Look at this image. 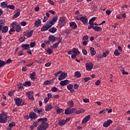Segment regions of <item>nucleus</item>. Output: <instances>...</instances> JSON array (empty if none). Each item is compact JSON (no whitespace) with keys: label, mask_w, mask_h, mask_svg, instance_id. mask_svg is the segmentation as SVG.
Returning a JSON list of instances; mask_svg holds the SVG:
<instances>
[{"label":"nucleus","mask_w":130,"mask_h":130,"mask_svg":"<svg viewBox=\"0 0 130 130\" xmlns=\"http://www.w3.org/2000/svg\"><path fill=\"white\" fill-rule=\"evenodd\" d=\"M20 11H18V12H17L14 15L13 18L14 19L16 18H18V17H19L20 16Z\"/></svg>","instance_id":"36"},{"label":"nucleus","mask_w":130,"mask_h":130,"mask_svg":"<svg viewBox=\"0 0 130 130\" xmlns=\"http://www.w3.org/2000/svg\"><path fill=\"white\" fill-rule=\"evenodd\" d=\"M70 26L73 29H77V24L75 22H70Z\"/></svg>","instance_id":"19"},{"label":"nucleus","mask_w":130,"mask_h":130,"mask_svg":"<svg viewBox=\"0 0 130 130\" xmlns=\"http://www.w3.org/2000/svg\"><path fill=\"white\" fill-rule=\"evenodd\" d=\"M112 120L110 119H108L107 121H106L103 124L104 127H108L111 123H112Z\"/></svg>","instance_id":"12"},{"label":"nucleus","mask_w":130,"mask_h":130,"mask_svg":"<svg viewBox=\"0 0 130 130\" xmlns=\"http://www.w3.org/2000/svg\"><path fill=\"white\" fill-rule=\"evenodd\" d=\"M80 21L82 22L84 25H88V18L86 17H81L80 18Z\"/></svg>","instance_id":"10"},{"label":"nucleus","mask_w":130,"mask_h":130,"mask_svg":"<svg viewBox=\"0 0 130 130\" xmlns=\"http://www.w3.org/2000/svg\"><path fill=\"white\" fill-rule=\"evenodd\" d=\"M57 20H58V16H55L52 20H50L49 22H47L46 24L42 27L41 29V32H44L47 31V30H49V29L56 23Z\"/></svg>","instance_id":"1"},{"label":"nucleus","mask_w":130,"mask_h":130,"mask_svg":"<svg viewBox=\"0 0 130 130\" xmlns=\"http://www.w3.org/2000/svg\"><path fill=\"white\" fill-rule=\"evenodd\" d=\"M83 112H85V110L84 109H81L78 111L76 112V114H80V113H83Z\"/></svg>","instance_id":"40"},{"label":"nucleus","mask_w":130,"mask_h":130,"mask_svg":"<svg viewBox=\"0 0 130 130\" xmlns=\"http://www.w3.org/2000/svg\"><path fill=\"white\" fill-rule=\"evenodd\" d=\"M12 61H13V60L11 58H9L8 60H7L6 61V62H5V64H6V63H11V62H12Z\"/></svg>","instance_id":"56"},{"label":"nucleus","mask_w":130,"mask_h":130,"mask_svg":"<svg viewBox=\"0 0 130 130\" xmlns=\"http://www.w3.org/2000/svg\"><path fill=\"white\" fill-rule=\"evenodd\" d=\"M38 122H41V121H43V122H47V118H40L38 120Z\"/></svg>","instance_id":"27"},{"label":"nucleus","mask_w":130,"mask_h":130,"mask_svg":"<svg viewBox=\"0 0 130 130\" xmlns=\"http://www.w3.org/2000/svg\"><path fill=\"white\" fill-rule=\"evenodd\" d=\"M30 45L29 44H24L21 45V47L23 50H27L29 49Z\"/></svg>","instance_id":"15"},{"label":"nucleus","mask_w":130,"mask_h":130,"mask_svg":"<svg viewBox=\"0 0 130 130\" xmlns=\"http://www.w3.org/2000/svg\"><path fill=\"white\" fill-rule=\"evenodd\" d=\"M82 53L84 54V55H87V54H88V52L87 51V50L84 49L82 50Z\"/></svg>","instance_id":"57"},{"label":"nucleus","mask_w":130,"mask_h":130,"mask_svg":"<svg viewBox=\"0 0 130 130\" xmlns=\"http://www.w3.org/2000/svg\"><path fill=\"white\" fill-rule=\"evenodd\" d=\"M66 20H67V18L64 17H61L59 18V21L60 22H62V23H66Z\"/></svg>","instance_id":"35"},{"label":"nucleus","mask_w":130,"mask_h":130,"mask_svg":"<svg viewBox=\"0 0 130 130\" xmlns=\"http://www.w3.org/2000/svg\"><path fill=\"white\" fill-rule=\"evenodd\" d=\"M16 31V29L15 27H12L9 31V34L12 35V32H15Z\"/></svg>","instance_id":"52"},{"label":"nucleus","mask_w":130,"mask_h":130,"mask_svg":"<svg viewBox=\"0 0 130 130\" xmlns=\"http://www.w3.org/2000/svg\"><path fill=\"white\" fill-rule=\"evenodd\" d=\"M17 87L19 90H24V84L22 83H18L17 84Z\"/></svg>","instance_id":"30"},{"label":"nucleus","mask_w":130,"mask_h":130,"mask_svg":"<svg viewBox=\"0 0 130 130\" xmlns=\"http://www.w3.org/2000/svg\"><path fill=\"white\" fill-rule=\"evenodd\" d=\"M97 19V17H94L91 18L89 21V25L88 27V29L89 30H90V29H92V27L94 26V22H95V20Z\"/></svg>","instance_id":"4"},{"label":"nucleus","mask_w":130,"mask_h":130,"mask_svg":"<svg viewBox=\"0 0 130 130\" xmlns=\"http://www.w3.org/2000/svg\"><path fill=\"white\" fill-rule=\"evenodd\" d=\"M14 93H15V91H10L9 93H8V95L10 96V97H12V96H13L14 95Z\"/></svg>","instance_id":"51"},{"label":"nucleus","mask_w":130,"mask_h":130,"mask_svg":"<svg viewBox=\"0 0 130 130\" xmlns=\"http://www.w3.org/2000/svg\"><path fill=\"white\" fill-rule=\"evenodd\" d=\"M83 79L85 81V82L86 83H87V82H88V81H90V80H91V78L90 77H86V78H84Z\"/></svg>","instance_id":"55"},{"label":"nucleus","mask_w":130,"mask_h":130,"mask_svg":"<svg viewBox=\"0 0 130 130\" xmlns=\"http://www.w3.org/2000/svg\"><path fill=\"white\" fill-rule=\"evenodd\" d=\"M63 111V110H62V109L59 108L57 110L56 113L57 114H59L60 113H61V112H62Z\"/></svg>","instance_id":"47"},{"label":"nucleus","mask_w":130,"mask_h":130,"mask_svg":"<svg viewBox=\"0 0 130 130\" xmlns=\"http://www.w3.org/2000/svg\"><path fill=\"white\" fill-rule=\"evenodd\" d=\"M6 64V62L4 60H0V68L4 67Z\"/></svg>","instance_id":"46"},{"label":"nucleus","mask_w":130,"mask_h":130,"mask_svg":"<svg viewBox=\"0 0 130 130\" xmlns=\"http://www.w3.org/2000/svg\"><path fill=\"white\" fill-rule=\"evenodd\" d=\"M72 50L74 54H80V52L79 51V50L76 48H74Z\"/></svg>","instance_id":"31"},{"label":"nucleus","mask_w":130,"mask_h":130,"mask_svg":"<svg viewBox=\"0 0 130 130\" xmlns=\"http://www.w3.org/2000/svg\"><path fill=\"white\" fill-rule=\"evenodd\" d=\"M92 28H93V30H95V31H97L98 32L102 31V28L100 26H93Z\"/></svg>","instance_id":"24"},{"label":"nucleus","mask_w":130,"mask_h":130,"mask_svg":"<svg viewBox=\"0 0 130 130\" xmlns=\"http://www.w3.org/2000/svg\"><path fill=\"white\" fill-rule=\"evenodd\" d=\"M52 109V105L51 104H48L45 106V111H50Z\"/></svg>","instance_id":"16"},{"label":"nucleus","mask_w":130,"mask_h":130,"mask_svg":"<svg viewBox=\"0 0 130 130\" xmlns=\"http://www.w3.org/2000/svg\"><path fill=\"white\" fill-rule=\"evenodd\" d=\"M58 26H59V28H62V27H63V26H64V22H62L61 21H59V20Z\"/></svg>","instance_id":"37"},{"label":"nucleus","mask_w":130,"mask_h":130,"mask_svg":"<svg viewBox=\"0 0 130 130\" xmlns=\"http://www.w3.org/2000/svg\"><path fill=\"white\" fill-rule=\"evenodd\" d=\"M23 86H24V87H30L31 86V82L30 81H26L24 82V83L23 84Z\"/></svg>","instance_id":"33"},{"label":"nucleus","mask_w":130,"mask_h":130,"mask_svg":"<svg viewBox=\"0 0 130 130\" xmlns=\"http://www.w3.org/2000/svg\"><path fill=\"white\" fill-rule=\"evenodd\" d=\"M90 118H91V115H88L87 116H86L84 119L82 120V123H86V122H88L89 120H90Z\"/></svg>","instance_id":"13"},{"label":"nucleus","mask_w":130,"mask_h":130,"mask_svg":"<svg viewBox=\"0 0 130 130\" xmlns=\"http://www.w3.org/2000/svg\"><path fill=\"white\" fill-rule=\"evenodd\" d=\"M55 39H56V38L53 35L49 36V40L51 42H53V41H55Z\"/></svg>","instance_id":"25"},{"label":"nucleus","mask_w":130,"mask_h":130,"mask_svg":"<svg viewBox=\"0 0 130 130\" xmlns=\"http://www.w3.org/2000/svg\"><path fill=\"white\" fill-rule=\"evenodd\" d=\"M97 58H98V60H101L102 58H103V56H102V55H98L97 56Z\"/></svg>","instance_id":"53"},{"label":"nucleus","mask_w":130,"mask_h":130,"mask_svg":"<svg viewBox=\"0 0 130 130\" xmlns=\"http://www.w3.org/2000/svg\"><path fill=\"white\" fill-rule=\"evenodd\" d=\"M7 9H10V10H15V6L14 5H8Z\"/></svg>","instance_id":"44"},{"label":"nucleus","mask_w":130,"mask_h":130,"mask_svg":"<svg viewBox=\"0 0 130 130\" xmlns=\"http://www.w3.org/2000/svg\"><path fill=\"white\" fill-rule=\"evenodd\" d=\"M14 101L17 106H20L21 104H22V102H23V100L20 99L19 98H15L14 99Z\"/></svg>","instance_id":"6"},{"label":"nucleus","mask_w":130,"mask_h":130,"mask_svg":"<svg viewBox=\"0 0 130 130\" xmlns=\"http://www.w3.org/2000/svg\"><path fill=\"white\" fill-rule=\"evenodd\" d=\"M61 74V71H59L57 72H56V73L54 74V76L55 77H57V76H58V75Z\"/></svg>","instance_id":"61"},{"label":"nucleus","mask_w":130,"mask_h":130,"mask_svg":"<svg viewBox=\"0 0 130 130\" xmlns=\"http://www.w3.org/2000/svg\"><path fill=\"white\" fill-rule=\"evenodd\" d=\"M8 119V113L3 111L1 114H0V123H6Z\"/></svg>","instance_id":"2"},{"label":"nucleus","mask_w":130,"mask_h":130,"mask_svg":"<svg viewBox=\"0 0 130 130\" xmlns=\"http://www.w3.org/2000/svg\"><path fill=\"white\" fill-rule=\"evenodd\" d=\"M90 53L92 56H93V55H95V54H96V51H95V49L94 48H93V47H90Z\"/></svg>","instance_id":"17"},{"label":"nucleus","mask_w":130,"mask_h":130,"mask_svg":"<svg viewBox=\"0 0 130 130\" xmlns=\"http://www.w3.org/2000/svg\"><path fill=\"white\" fill-rule=\"evenodd\" d=\"M101 83V81H100V80H97L95 82V85L96 86H99V85H100Z\"/></svg>","instance_id":"60"},{"label":"nucleus","mask_w":130,"mask_h":130,"mask_svg":"<svg viewBox=\"0 0 130 130\" xmlns=\"http://www.w3.org/2000/svg\"><path fill=\"white\" fill-rule=\"evenodd\" d=\"M58 89L56 87H53L51 88L52 92H57Z\"/></svg>","instance_id":"50"},{"label":"nucleus","mask_w":130,"mask_h":130,"mask_svg":"<svg viewBox=\"0 0 130 130\" xmlns=\"http://www.w3.org/2000/svg\"><path fill=\"white\" fill-rule=\"evenodd\" d=\"M47 52H48V53L49 54H51L52 53V50H51V49L50 48H48L47 50Z\"/></svg>","instance_id":"58"},{"label":"nucleus","mask_w":130,"mask_h":130,"mask_svg":"<svg viewBox=\"0 0 130 130\" xmlns=\"http://www.w3.org/2000/svg\"><path fill=\"white\" fill-rule=\"evenodd\" d=\"M76 110V109L75 108H68L64 112V114L66 115H69V114H73L74 112H75Z\"/></svg>","instance_id":"5"},{"label":"nucleus","mask_w":130,"mask_h":130,"mask_svg":"<svg viewBox=\"0 0 130 130\" xmlns=\"http://www.w3.org/2000/svg\"><path fill=\"white\" fill-rule=\"evenodd\" d=\"M18 54L19 56H21V55H24V53H23V50L18 51Z\"/></svg>","instance_id":"54"},{"label":"nucleus","mask_w":130,"mask_h":130,"mask_svg":"<svg viewBox=\"0 0 130 130\" xmlns=\"http://www.w3.org/2000/svg\"><path fill=\"white\" fill-rule=\"evenodd\" d=\"M27 96L30 100H31V101H33L35 100L34 95H33V91L27 92Z\"/></svg>","instance_id":"9"},{"label":"nucleus","mask_w":130,"mask_h":130,"mask_svg":"<svg viewBox=\"0 0 130 130\" xmlns=\"http://www.w3.org/2000/svg\"><path fill=\"white\" fill-rule=\"evenodd\" d=\"M114 54H115V55H116V56H118V55H119V54H120V53L119 52V51H118V49H116L115 50Z\"/></svg>","instance_id":"42"},{"label":"nucleus","mask_w":130,"mask_h":130,"mask_svg":"<svg viewBox=\"0 0 130 130\" xmlns=\"http://www.w3.org/2000/svg\"><path fill=\"white\" fill-rule=\"evenodd\" d=\"M107 54H109V52L108 51H106L105 53H103V56L104 57H106V56H107Z\"/></svg>","instance_id":"49"},{"label":"nucleus","mask_w":130,"mask_h":130,"mask_svg":"<svg viewBox=\"0 0 130 130\" xmlns=\"http://www.w3.org/2000/svg\"><path fill=\"white\" fill-rule=\"evenodd\" d=\"M73 87L74 85H73L72 84H69L67 85V89L68 90H69V91H70V90H71V89H73Z\"/></svg>","instance_id":"43"},{"label":"nucleus","mask_w":130,"mask_h":130,"mask_svg":"<svg viewBox=\"0 0 130 130\" xmlns=\"http://www.w3.org/2000/svg\"><path fill=\"white\" fill-rule=\"evenodd\" d=\"M68 76V74L64 72L61 73L59 76L58 80L62 81V80H64Z\"/></svg>","instance_id":"8"},{"label":"nucleus","mask_w":130,"mask_h":130,"mask_svg":"<svg viewBox=\"0 0 130 130\" xmlns=\"http://www.w3.org/2000/svg\"><path fill=\"white\" fill-rule=\"evenodd\" d=\"M1 6L2 7V8H4V9H7L8 4H7L6 2H2L1 4Z\"/></svg>","instance_id":"34"},{"label":"nucleus","mask_w":130,"mask_h":130,"mask_svg":"<svg viewBox=\"0 0 130 130\" xmlns=\"http://www.w3.org/2000/svg\"><path fill=\"white\" fill-rule=\"evenodd\" d=\"M5 23H6L5 19H2L0 20V30H2V29H3V27L5 26Z\"/></svg>","instance_id":"21"},{"label":"nucleus","mask_w":130,"mask_h":130,"mask_svg":"<svg viewBox=\"0 0 130 130\" xmlns=\"http://www.w3.org/2000/svg\"><path fill=\"white\" fill-rule=\"evenodd\" d=\"M29 118H30V119H35L36 118H37L36 113L34 112H30L29 114L28 117L27 119H28Z\"/></svg>","instance_id":"11"},{"label":"nucleus","mask_w":130,"mask_h":130,"mask_svg":"<svg viewBox=\"0 0 130 130\" xmlns=\"http://www.w3.org/2000/svg\"><path fill=\"white\" fill-rule=\"evenodd\" d=\"M50 84H51V82L50 81V80H46L44 81V85H50Z\"/></svg>","instance_id":"45"},{"label":"nucleus","mask_w":130,"mask_h":130,"mask_svg":"<svg viewBox=\"0 0 130 130\" xmlns=\"http://www.w3.org/2000/svg\"><path fill=\"white\" fill-rule=\"evenodd\" d=\"M48 3L50 4V5H52V6H54V2H53V1H52L51 0H48Z\"/></svg>","instance_id":"63"},{"label":"nucleus","mask_w":130,"mask_h":130,"mask_svg":"<svg viewBox=\"0 0 130 130\" xmlns=\"http://www.w3.org/2000/svg\"><path fill=\"white\" fill-rule=\"evenodd\" d=\"M69 83L70 82L68 80H65L60 82V85L61 86V87H63V86H67V85H69Z\"/></svg>","instance_id":"14"},{"label":"nucleus","mask_w":130,"mask_h":130,"mask_svg":"<svg viewBox=\"0 0 130 130\" xmlns=\"http://www.w3.org/2000/svg\"><path fill=\"white\" fill-rule=\"evenodd\" d=\"M32 34H33V30H31L27 35V38H30L31 36H32Z\"/></svg>","instance_id":"48"},{"label":"nucleus","mask_w":130,"mask_h":130,"mask_svg":"<svg viewBox=\"0 0 130 130\" xmlns=\"http://www.w3.org/2000/svg\"><path fill=\"white\" fill-rule=\"evenodd\" d=\"M74 88L75 90H78V89H79V85L75 84Z\"/></svg>","instance_id":"64"},{"label":"nucleus","mask_w":130,"mask_h":130,"mask_svg":"<svg viewBox=\"0 0 130 130\" xmlns=\"http://www.w3.org/2000/svg\"><path fill=\"white\" fill-rule=\"evenodd\" d=\"M86 69L87 71H91L93 69V63L89 62V63H86L85 64Z\"/></svg>","instance_id":"7"},{"label":"nucleus","mask_w":130,"mask_h":130,"mask_svg":"<svg viewBox=\"0 0 130 130\" xmlns=\"http://www.w3.org/2000/svg\"><path fill=\"white\" fill-rule=\"evenodd\" d=\"M41 25V20L38 19L35 22V26L36 27H39Z\"/></svg>","instance_id":"23"},{"label":"nucleus","mask_w":130,"mask_h":130,"mask_svg":"<svg viewBox=\"0 0 130 130\" xmlns=\"http://www.w3.org/2000/svg\"><path fill=\"white\" fill-rule=\"evenodd\" d=\"M15 28L16 32H21V30L22 29V27H21V25H20L19 24H17Z\"/></svg>","instance_id":"26"},{"label":"nucleus","mask_w":130,"mask_h":130,"mask_svg":"<svg viewBox=\"0 0 130 130\" xmlns=\"http://www.w3.org/2000/svg\"><path fill=\"white\" fill-rule=\"evenodd\" d=\"M17 25H18V23H17V22L16 21L12 22L11 25L12 28H15L16 27H17Z\"/></svg>","instance_id":"39"},{"label":"nucleus","mask_w":130,"mask_h":130,"mask_svg":"<svg viewBox=\"0 0 130 130\" xmlns=\"http://www.w3.org/2000/svg\"><path fill=\"white\" fill-rule=\"evenodd\" d=\"M75 75L76 78H80L81 76H82V75H81V73L79 71L75 72Z\"/></svg>","instance_id":"38"},{"label":"nucleus","mask_w":130,"mask_h":130,"mask_svg":"<svg viewBox=\"0 0 130 130\" xmlns=\"http://www.w3.org/2000/svg\"><path fill=\"white\" fill-rule=\"evenodd\" d=\"M35 42H31L29 44V46H30V47H34V46H35Z\"/></svg>","instance_id":"62"},{"label":"nucleus","mask_w":130,"mask_h":130,"mask_svg":"<svg viewBox=\"0 0 130 130\" xmlns=\"http://www.w3.org/2000/svg\"><path fill=\"white\" fill-rule=\"evenodd\" d=\"M69 106H70L71 107H74V101H69L68 102Z\"/></svg>","instance_id":"41"},{"label":"nucleus","mask_w":130,"mask_h":130,"mask_svg":"<svg viewBox=\"0 0 130 130\" xmlns=\"http://www.w3.org/2000/svg\"><path fill=\"white\" fill-rule=\"evenodd\" d=\"M13 126H16V122H12L9 123V126H8V129L11 130Z\"/></svg>","instance_id":"20"},{"label":"nucleus","mask_w":130,"mask_h":130,"mask_svg":"<svg viewBox=\"0 0 130 130\" xmlns=\"http://www.w3.org/2000/svg\"><path fill=\"white\" fill-rule=\"evenodd\" d=\"M58 45H59V41L57 42L55 44H54L52 46V47L54 48V49H55L56 48H57L58 47Z\"/></svg>","instance_id":"32"},{"label":"nucleus","mask_w":130,"mask_h":130,"mask_svg":"<svg viewBox=\"0 0 130 130\" xmlns=\"http://www.w3.org/2000/svg\"><path fill=\"white\" fill-rule=\"evenodd\" d=\"M9 31V27L8 26H4L2 27V33H7Z\"/></svg>","instance_id":"18"},{"label":"nucleus","mask_w":130,"mask_h":130,"mask_svg":"<svg viewBox=\"0 0 130 130\" xmlns=\"http://www.w3.org/2000/svg\"><path fill=\"white\" fill-rule=\"evenodd\" d=\"M66 122L65 120H61L59 121L58 125L60 126H61L62 125H64V124H66Z\"/></svg>","instance_id":"29"},{"label":"nucleus","mask_w":130,"mask_h":130,"mask_svg":"<svg viewBox=\"0 0 130 130\" xmlns=\"http://www.w3.org/2000/svg\"><path fill=\"white\" fill-rule=\"evenodd\" d=\"M49 126V125L48 124V123H46V122H43L37 127V130H46L48 128Z\"/></svg>","instance_id":"3"},{"label":"nucleus","mask_w":130,"mask_h":130,"mask_svg":"<svg viewBox=\"0 0 130 130\" xmlns=\"http://www.w3.org/2000/svg\"><path fill=\"white\" fill-rule=\"evenodd\" d=\"M35 77H36V73L34 72L30 74V78L31 80H35Z\"/></svg>","instance_id":"28"},{"label":"nucleus","mask_w":130,"mask_h":130,"mask_svg":"<svg viewBox=\"0 0 130 130\" xmlns=\"http://www.w3.org/2000/svg\"><path fill=\"white\" fill-rule=\"evenodd\" d=\"M89 39V36L85 35L83 37V40H88Z\"/></svg>","instance_id":"59"},{"label":"nucleus","mask_w":130,"mask_h":130,"mask_svg":"<svg viewBox=\"0 0 130 130\" xmlns=\"http://www.w3.org/2000/svg\"><path fill=\"white\" fill-rule=\"evenodd\" d=\"M48 31L50 32V33H55V32L57 31V29L55 27H52L49 28Z\"/></svg>","instance_id":"22"}]
</instances>
